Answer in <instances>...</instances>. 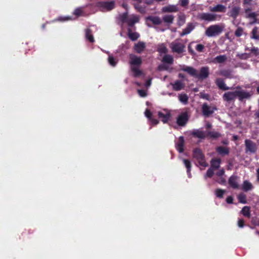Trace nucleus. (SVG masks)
Instances as JSON below:
<instances>
[{
  "label": "nucleus",
  "mask_w": 259,
  "mask_h": 259,
  "mask_svg": "<svg viewBox=\"0 0 259 259\" xmlns=\"http://www.w3.org/2000/svg\"><path fill=\"white\" fill-rule=\"evenodd\" d=\"M129 58V63L133 75L136 77L142 76L143 73L139 69L142 62L141 58L132 54L130 55Z\"/></svg>",
  "instance_id": "f257e3e1"
},
{
  "label": "nucleus",
  "mask_w": 259,
  "mask_h": 259,
  "mask_svg": "<svg viewBox=\"0 0 259 259\" xmlns=\"http://www.w3.org/2000/svg\"><path fill=\"white\" fill-rule=\"evenodd\" d=\"M224 28L223 24L212 25L206 29L205 34L208 37H214L220 34Z\"/></svg>",
  "instance_id": "f03ea898"
},
{
  "label": "nucleus",
  "mask_w": 259,
  "mask_h": 259,
  "mask_svg": "<svg viewBox=\"0 0 259 259\" xmlns=\"http://www.w3.org/2000/svg\"><path fill=\"white\" fill-rule=\"evenodd\" d=\"M120 20L123 22H126L129 26H133L139 21V17L135 15L127 16L126 13H124L119 17Z\"/></svg>",
  "instance_id": "7ed1b4c3"
},
{
  "label": "nucleus",
  "mask_w": 259,
  "mask_h": 259,
  "mask_svg": "<svg viewBox=\"0 0 259 259\" xmlns=\"http://www.w3.org/2000/svg\"><path fill=\"white\" fill-rule=\"evenodd\" d=\"M170 47L172 52L181 53L184 51L185 46L177 39L170 44Z\"/></svg>",
  "instance_id": "20e7f679"
},
{
  "label": "nucleus",
  "mask_w": 259,
  "mask_h": 259,
  "mask_svg": "<svg viewBox=\"0 0 259 259\" xmlns=\"http://www.w3.org/2000/svg\"><path fill=\"white\" fill-rule=\"evenodd\" d=\"M194 157L197 159L200 165L205 167L208 165L204 159L203 156L201 151L199 149H196L194 150Z\"/></svg>",
  "instance_id": "39448f33"
},
{
  "label": "nucleus",
  "mask_w": 259,
  "mask_h": 259,
  "mask_svg": "<svg viewBox=\"0 0 259 259\" xmlns=\"http://www.w3.org/2000/svg\"><path fill=\"white\" fill-rule=\"evenodd\" d=\"M158 116L163 122L166 123L170 117V113L168 110L163 109L158 112Z\"/></svg>",
  "instance_id": "423d86ee"
},
{
  "label": "nucleus",
  "mask_w": 259,
  "mask_h": 259,
  "mask_svg": "<svg viewBox=\"0 0 259 259\" xmlns=\"http://www.w3.org/2000/svg\"><path fill=\"white\" fill-rule=\"evenodd\" d=\"M98 6L102 11H110L114 8V2H99Z\"/></svg>",
  "instance_id": "0eeeda50"
},
{
  "label": "nucleus",
  "mask_w": 259,
  "mask_h": 259,
  "mask_svg": "<svg viewBox=\"0 0 259 259\" xmlns=\"http://www.w3.org/2000/svg\"><path fill=\"white\" fill-rule=\"evenodd\" d=\"M245 151L246 153H254L257 147L254 143L249 140H246L245 141Z\"/></svg>",
  "instance_id": "6e6552de"
},
{
  "label": "nucleus",
  "mask_w": 259,
  "mask_h": 259,
  "mask_svg": "<svg viewBox=\"0 0 259 259\" xmlns=\"http://www.w3.org/2000/svg\"><path fill=\"white\" fill-rule=\"evenodd\" d=\"M188 120V115L186 112L181 113L177 117V123L179 125H184Z\"/></svg>",
  "instance_id": "1a4fd4ad"
},
{
  "label": "nucleus",
  "mask_w": 259,
  "mask_h": 259,
  "mask_svg": "<svg viewBox=\"0 0 259 259\" xmlns=\"http://www.w3.org/2000/svg\"><path fill=\"white\" fill-rule=\"evenodd\" d=\"M236 93L235 90L232 92H227L225 93L223 96L224 101L230 102L234 101L236 98Z\"/></svg>",
  "instance_id": "9d476101"
},
{
  "label": "nucleus",
  "mask_w": 259,
  "mask_h": 259,
  "mask_svg": "<svg viewBox=\"0 0 259 259\" xmlns=\"http://www.w3.org/2000/svg\"><path fill=\"white\" fill-rule=\"evenodd\" d=\"M199 18L201 20L207 21H214L216 20V15L210 13H201L199 15Z\"/></svg>",
  "instance_id": "9b49d317"
},
{
  "label": "nucleus",
  "mask_w": 259,
  "mask_h": 259,
  "mask_svg": "<svg viewBox=\"0 0 259 259\" xmlns=\"http://www.w3.org/2000/svg\"><path fill=\"white\" fill-rule=\"evenodd\" d=\"M146 23L149 26H151L150 22H152L153 24L159 25L161 23V19L156 16H150L146 19Z\"/></svg>",
  "instance_id": "f8f14e48"
},
{
  "label": "nucleus",
  "mask_w": 259,
  "mask_h": 259,
  "mask_svg": "<svg viewBox=\"0 0 259 259\" xmlns=\"http://www.w3.org/2000/svg\"><path fill=\"white\" fill-rule=\"evenodd\" d=\"M216 110L214 107H209L206 104H204L202 106V112L204 115L209 116L211 114L213 113L214 111Z\"/></svg>",
  "instance_id": "ddd939ff"
},
{
  "label": "nucleus",
  "mask_w": 259,
  "mask_h": 259,
  "mask_svg": "<svg viewBox=\"0 0 259 259\" xmlns=\"http://www.w3.org/2000/svg\"><path fill=\"white\" fill-rule=\"evenodd\" d=\"M245 17L246 18L250 19V21H251L250 23L252 24V23L256 22V14L255 13L252 12L249 9H246L245 10Z\"/></svg>",
  "instance_id": "4468645a"
},
{
  "label": "nucleus",
  "mask_w": 259,
  "mask_h": 259,
  "mask_svg": "<svg viewBox=\"0 0 259 259\" xmlns=\"http://www.w3.org/2000/svg\"><path fill=\"white\" fill-rule=\"evenodd\" d=\"M209 74L208 68L206 67H202L199 73L196 76V78L203 79L208 77Z\"/></svg>",
  "instance_id": "2eb2a0df"
},
{
  "label": "nucleus",
  "mask_w": 259,
  "mask_h": 259,
  "mask_svg": "<svg viewBox=\"0 0 259 259\" xmlns=\"http://www.w3.org/2000/svg\"><path fill=\"white\" fill-rule=\"evenodd\" d=\"M145 43L142 41H139L135 44L134 50L138 53H141L145 49Z\"/></svg>",
  "instance_id": "dca6fc26"
},
{
  "label": "nucleus",
  "mask_w": 259,
  "mask_h": 259,
  "mask_svg": "<svg viewBox=\"0 0 259 259\" xmlns=\"http://www.w3.org/2000/svg\"><path fill=\"white\" fill-rule=\"evenodd\" d=\"M195 28V25L193 23H188L187 26L184 28L180 33V36H183L189 34Z\"/></svg>",
  "instance_id": "f3484780"
},
{
  "label": "nucleus",
  "mask_w": 259,
  "mask_h": 259,
  "mask_svg": "<svg viewBox=\"0 0 259 259\" xmlns=\"http://www.w3.org/2000/svg\"><path fill=\"white\" fill-rule=\"evenodd\" d=\"M225 174V171L224 169H220L217 173L216 176L218 178L216 180V181L220 184H224L226 182L225 179L223 177Z\"/></svg>",
  "instance_id": "a211bd4d"
},
{
  "label": "nucleus",
  "mask_w": 259,
  "mask_h": 259,
  "mask_svg": "<svg viewBox=\"0 0 259 259\" xmlns=\"http://www.w3.org/2000/svg\"><path fill=\"white\" fill-rule=\"evenodd\" d=\"M178 11V8L176 5H168L164 7L162 9V12H176Z\"/></svg>",
  "instance_id": "6ab92c4d"
},
{
  "label": "nucleus",
  "mask_w": 259,
  "mask_h": 259,
  "mask_svg": "<svg viewBox=\"0 0 259 259\" xmlns=\"http://www.w3.org/2000/svg\"><path fill=\"white\" fill-rule=\"evenodd\" d=\"M236 97H238L240 100H242L245 98H247L250 97V94L243 91L236 90Z\"/></svg>",
  "instance_id": "aec40b11"
},
{
  "label": "nucleus",
  "mask_w": 259,
  "mask_h": 259,
  "mask_svg": "<svg viewBox=\"0 0 259 259\" xmlns=\"http://www.w3.org/2000/svg\"><path fill=\"white\" fill-rule=\"evenodd\" d=\"M183 70H184L185 72H187L191 75L194 76L195 77H196V76L198 75L197 71L193 67L186 66L183 69Z\"/></svg>",
  "instance_id": "412c9836"
},
{
  "label": "nucleus",
  "mask_w": 259,
  "mask_h": 259,
  "mask_svg": "<svg viewBox=\"0 0 259 259\" xmlns=\"http://www.w3.org/2000/svg\"><path fill=\"white\" fill-rule=\"evenodd\" d=\"M215 82L218 87L221 90H227L229 89V88L226 85L223 80L221 78L217 79Z\"/></svg>",
  "instance_id": "4be33fe9"
},
{
  "label": "nucleus",
  "mask_w": 259,
  "mask_h": 259,
  "mask_svg": "<svg viewBox=\"0 0 259 259\" xmlns=\"http://www.w3.org/2000/svg\"><path fill=\"white\" fill-rule=\"evenodd\" d=\"M238 178L236 176H231L229 180V185L234 188H237L238 187L237 183Z\"/></svg>",
  "instance_id": "5701e85b"
},
{
  "label": "nucleus",
  "mask_w": 259,
  "mask_h": 259,
  "mask_svg": "<svg viewBox=\"0 0 259 259\" xmlns=\"http://www.w3.org/2000/svg\"><path fill=\"white\" fill-rule=\"evenodd\" d=\"M184 143V140L183 137H180L176 145L177 149L179 152H182L183 151Z\"/></svg>",
  "instance_id": "b1692460"
},
{
  "label": "nucleus",
  "mask_w": 259,
  "mask_h": 259,
  "mask_svg": "<svg viewBox=\"0 0 259 259\" xmlns=\"http://www.w3.org/2000/svg\"><path fill=\"white\" fill-rule=\"evenodd\" d=\"M145 115L149 119V120L151 121L152 124L156 125L158 123V122H159L158 120L152 118V117H151L152 113L149 110H148V109L146 110V111L145 112Z\"/></svg>",
  "instance_id": "393cba45"
},
{
  "label": "nucleus",
  "mask_w": 259,
  "mask_h": 259,
  "mask_svg": "<svg viewBox=\"0 0 259 259\" xmlns=\"http://www.w3.org/2000/svg\"><path fill=\"white\" fill-rule=\"evenodd\" d=\"M226 7L222 5H218L210 9L212 12H224L226 11Z\"/></svg>",
  "instance_id": "a878e982"
},
{
  "label": "nucleus",
  "mask_w": 259,
  "mask_h": 259,
  "mask_svg": "<svg viewBox=\"0 0 259 259\" xmlns=\"http://www.w3.org/2000/svg\"><path fill=\"white\" fill-rule=\"evenodd\" d=\"M227 59V57L226 55H220L214 58L212 62L214 63H221L225 62Z\"/></svg>",
  "instance_id": "bb28decb"
},
{
  "label": "nucleus",
  "mask_w": 259,
  "mask_h": 259,
  "mask_svg": "<svg viewBox=\"0 0 259 259\" xmlns=\"http://www.w3.org/2000/svg\"><path fill=\"white\" fill-rule=\"evenodd\" d=\"M221 160L220 159H213L211 161V168L215 169L220 167Z\"/></svg>",
  "instance_id": "cd10ccee"
},
{
  "label": "nucleus",
  "mask_w": 259,
  "mask_h": 259,
  "mask_svg": "<svg viewBox=\"0 0 259 259\" xmlns=\"http://www.w3.org/2000/svg\"><path fill=\"white\" fill-rule=\"evenodd\" d=\"M128 36L132 40H135L139 37V34L135 32H133L131 29L128 30Z\"/></svg>",
  "instance_id": "c85d7f7f"
},
{
  "label": "nucleus",
  "mask_w": 259,
  "mask_h": 259,
  "mask_svg": "<svg viewBox=\"0 0 259 259\" xmlns=\"http://www.w3.org/2000/svg\"><path fill=\"white\" fill-rule=\"evenodd\" d=\"M242 188L244 191H249L252 189V185L251 183L247 181H245L242 186Z\"/></svg>",
  "instance_id": "c756f323"
},
{
  "label": "nucleus",
  "mask_w": 259,
  "mask_h": 259,
  "mask_svg": "<svg viewBox=\"0 0 259 259\" xmlns=\"http://www.w3.org/2000/svg\"><path fill=\"white\" fill-rule=\"evenodd\" d=\"M163 20L168 24H171L173 22L174 17L171 15H166L163 17Z\"/></svg>",
  "instance_id": "7c9ffc66"
},
{
  "label": "nucleus",
  "mask_w": 259,
  "mask_h": 259,
  "mask_svg": "<svg viewBox=\"0 0 259 259\" xmlns=\"http://www.w3.org/2000/svg\"><path fill=\"white\" fill-rule=\"evenodd\" d=\"M217 152L221 155H227L229 153V150L227 148L224 147H219L217 149Z\"/></svg>",
  "instance_id": "2f4dec72"
},
{
  "label": "nucleus",
  "mask_w": 259,
  "mask_h": 259,
  "mask_svg": "<svg viewBox=\"0 0 259 259\" xmlns=\"http://www.w3.org/2000/svg\"><path fill=\"white\" fill-rule=\"evenodd\" d=\"M172 85L173 89L177 91L181 90L184 87L182 82L180 81H176L174 83L172 84Z\"/></svg>",
  "instance_id": "473e14b6"
},
{
  "label": "nucleus",
  "mask_w": 259,
  "mask_h": 259,
  "mask_svg": "<svg viewBox=\"0 0 259 259\" xmlns=\"http://www.w3.org/2000/svg\"><path fill=\"white\" fill-rule=\"evenodd\" d=\"M186 21V16L185 15H180L178 18V24L181 26L183 25Z\"/></svg>",
  "instance_id": "72a5a7b5"
},
{
  "label": "nucleus",
  "mask_w": 259,
  "mask_h": 259,
  "mask_svg": "<svg viewBox=\"0 0 259 259\" xmlns=\"http://www.w3.org/2000/svg\"><path fill=\"white\" fill-rule=\"evenodd\" d=\"M242 214L247 218L250 217V208L248 206H244L243 207L241 210Z\"/></svg>",
  "instance_id": "f704fd0d"
},
{
  "label": "nucleus",
  "mask_w": 259,
  "mask_h": 259,
  "mask_svg": "<svg viewBox=\"0 0 259 259\" xmlns=\"http://www.w3.org/2000/svg\"><path fill=\"white\" fill-rule=\"evenodd\" d=\"M162 61L168 64H172L173 62V58L171 56L166 55L163 57Z\"/></svg>",
  "instance_id": "c9c22d12"
},
{
  "label": "nucleus",
  "mask_w": 259,
  "mask_h": 259,
  "mask_svg": "<svg viewBox=\"0 0 259 259\" xmlns=\"http://www.w3.org/2000/svg\"><path fill=\"white\" fill-rule=\"evenodd\" d=\"M193 134L199 138H204L207 136V134L202 131H197Z\"/></svg>",
  "instance_id": "e433bc0d"
},
{
  "label": "nucleus",
  "mask_w": 259,
  "mask_h": 259,
  "mask_svg": "<svg viewBox=\"0 0 259 259\" xmlns=\"http://www.w3.org/2000/svg\"><path fill=\"white\" fill-rule=\"evenodd\" d=\"M251 33L252 38L259 39V31L256 27H255L253 29Z\"/></svg>",
  "instance_id": "4c0bfd02"
},
{
  "label": "nucleus",
  "mask_w": 259,
  "mask_h": 259,
  "mask_svg": "<svg viewBox=\"0 0 259 259\" xmlns=\"http://www.w3.org/2000/svg\"><path fill=\"white\" fill-rule=\"evenodd\" d=\"M240 11V9L238 7L233 8L230 12V15L233 18H236L238 15Z\"/></svg>",
  "instance_id": "58836bf2"
},
{
  "label": "nucleus",
  "mask_w": 259,
  "mask_h": 259,
  "mask_svg": "<svg viewBox=\"0 0 259 259\" xmlns=\"http://www.w3.org/2000/svg\"><path fill=\"white\" fill-rule=\"evenodd\" d=\"M85 37L91 42L94 41V37L91 33V31L89 29H87L85 31Z\"/></svg>",
  "instance_id": "ea45409f"
},
{
  "label": "nucleus",
  "mask_w": 259,
  "mask_h": 259,
  "mask_svg": "<svg viewBox=\"0 0 259 259\" xmlns=\"http://www.w3.org/2000/svg\"><path fill=\"white\" fill-rule=\"evenodd\" d=\"M183 162L187 168V173L189 177H190V169H191V163L190 162L187 160L184 159Z\"/></svg>",
  "instance_id": "a19ab883"
},
{
  "label": "nucleus",
  "mask_w": 259,
  "mask_h": 259,
  "mask_svg": "<svg viewBox=\"0 0 259 259\" xmlns=\"http://www.w3.org/2000/svg\"><path fill=\"white\" fill-rule=\"evenodd\" d=\"M158 51L161 54H165L167 52V49L163 44H161L158 46Z\"/></svg>",
  "instance_id": "79ce46f5"
},
{
  "label": "nucleus",
  "mask_w": 259,
  "mask_h": 259,
  "mask_svg": "<svg viewBox=\"0 0 259 259\" xmlns=\"http://www.w3.org/2000/svg\"><path fill=\"white\" fill-rule=\"evenodd\" d=\"M179 99L181 102L186 103L188 98L186 94H180L179 96Z\"/></svg>",
  "instance_id": "37998d69"
},
{
  "label": "nucleus",
  "mask_w": 259,
  "mask_h": 259,
  "mask_svg": "<svg viewBox=\"0 0 259 259\" xmlns=\"http://www.w3.org/2000/svg\"><path fill=\"white\" fill-rule=\"evenodd\" d=\"M108 62L112 66H115L117 63V61L113 58L112 56H109Z\"/></svg>",
  "instance_id": "c03bdc74"
},
{
  "label": "nucleus",
  "mask_w": 259,
  "mask_h": 259,
  "mask_svg": "<svg viewBox=\"0 0 259 259\" xmlns=\"http://www.w3.org/2000/svg\"><path fill=\"white\" fill-rule=\"evenodd\" d=\"M225 193V191L222 189H217L215 191V194L217 197L222 198Z\"/></svg>",
  "instance_id": "a18cd8bd"
},
{
  "label": "nucleus",
  "mask_w": 259,
  "mask_h": 259,
  "mask_svg": "<svg viewBox=\"0 0 259 259\" xmlns=\"http://www.w3.org/2000/svg\"><path fill=\"white\" fill-rule=\"evenodd\" d=\"M213 173H214V169L210 167V168H209L207 170V172L205 175V177H211L213 176Z\"/></svg>",
  "instance_id": "49530a36"
},
{
  "label": "nucleus",
  "mask_w": 259,
  "mask_h": 259,
  "mask_svg": "<svg viewBox=\"0 0 259 259\" xmlns=\"http://www.w3.org/2000/svg\"><path fill=\"white\" fill-rule=\"evenodd\" d=\"M204 47L201 44H197L195 47V49L199 52H203Z\"/></svg>",
  "instance_id": "de8ad7c7"
},
{
  "label": "nucleus",
  "mask_w": 259,
  "mask_h": 259,
  "mask_svg": "<svg viewBox=\"0 0 259 259\" xmlns=\"http://www.w3.org/2000/svg\"><path fill=\"white\" fill-rule=\"evenodd\" d=\"M238 199L240 202L242 203H246V198L245 195L243 194H240L238 196Z\"/></svg>",
  "instance_id": "09e8293b"
},
{
  "label": "nucleus",
  "mask_w": 259,
  "mask_h": 259,
  "mask_svg": "<svg viewBox=\"0 0 259 259\" xmlns=\"http://www.w3.org/2000/svg\"><path fill=\"white\" fill-rule=\"evenodd\" d=\"M82 11L81 8H77L74 11V14L76 15L77 17L82 15Z\"/></svg>",
  "instance_id": "8fccbe9b"
},
{
  "label": "nucleus",
  "mask_w": 259,
  "mask_h": 259,
  "mask_svg": "<svg viewBox=\"0 0 259 259\" xmlns=\"http://www.w3.org/2000/svg\"><path fill=\"white\" fill-rule=\"evenodd\" d=\"M207 135H208L210 137L214 138H217V137H219V136H220V135L218 133L214 132H209V133H207Z\"/></svg>",
  "instance_id": "3c124183"
},
{
  "label": "nucleus",
  "mask_w": 259,
  "mask_h": 259,
  "mask_svg": "<svg viewBox=\"0 0 259 259\" xmlns=\"http://www.w3.org/2000/svg\"><path fill=\"white\" fill-rule=\"evenodd\" d=\"M139 95L142 97H145L147 95L146 92L143 90H139L138 91Z\"/></svg>",
  "instance_id": "603ef678"
},
{
  "label": "nucleus",
  "mask_w": 259,
  "mask_h": 259,
  "mask_svg": "<svg viewBox=\"0 0 259 259\" xmlns=\"http://www.w3.org/2000/svg\"><path fill=\"white\" fill-rule=\"evenodd\" d=\"M242 32H243V30L242 28H238L235 32V34L236 36H240L242 34Z\"/></svg>",
  "instance_id": "864d4df0"
},
{
  "label": "nucleus",
  "mask_w": 259,
  "mask_h": 259,
  "mask_svg": "<svg viewBox=\"0 0 259 259\" xmlns=\"http://www.w3.org/2000/svg\"><path fill=\"white\" fill-rule=\"evenodd\" d=\"M179 3L182 6L185 7L188 4L189 0H180Z\"/></svg>",
  "instance_id": "5fc2aeb1"
},
{
  "label": "nucleus",
  "mask_w": 259,
  "mask_h": 259,
  "mask_svg": "<svg viewBox=\"0 0 259 259\" xmlns=\"http://www.w3.org/2000/svg\"><path fill=\"white\" fill-rule=\"evenodd\" d=\"M71 18L70 17H59L58 20L61 21H65L71 20Z\"/></svg>",
  "instance_id": "6e6d98bb"
},
{
  "label": "nucleus",
  "mask_w": 259,
  "mask_h": 259,
  "mask_svg": "<svg viewBox=\"0 0 259 259\" xmlns=\"http://www.w3.org/2000/svg\"><path fill=\"white\" fill-rule=\"evenodd\" d=\"M238 225L240 228H242L244 226V222L243 220L240 219L238 222Z\"/></svg>",
  "instance_id": "4d7b16f0"
},
{
  "label": "nucleus",
  "mask_w": 259,
  "mask_h": 259,
  "mask_svg": "<svg viewBox=\"0 0 259 259\" xmlns=\"http://www.w3.org/2000/svg\"><path fill=\"white\" fill-rule=\"evenodd\" d=\"M251 52V53H254L255 55H257L258 54V50L255 48H252Z\"/></svg>",
  "instance_id": "13d9d810"
},
{
  "label": "nucleus",
  "mask_w": 259,
  "mask_h": 259,
  "mask_svg": "<svg viewBox=\"0 0 259 259\" xmlns=\"http://www.w3.org/2000/svg\"><path fill=\"white\" fill-rule=\"evenodd\" d=\"M151 80L149 79L146 82V83L145 84V86L147 88H148L151 85Z\"/></svg>",
  "instance_id": "bf43d9fd"
},
{
  "label": "nucleus",
  "mask_w": 259,
  "mask_h": 259,
  "mask_svg": "<svg viewBox=\"0 0 259 259\" xmlns=\"http://www.w3.org/2000/svg\"><path fill=\"white\" fill-rule=\"evenodd\" d=\"M226 201L228 203H231L233 202V198L232 197H228L227 198Z\"/></svg>",
  "instance_id": "052dcab7"
},
{
  "label": "nucleus",
  "mask_w": 259,
  "mask_h": 259,
  "mask_svg": "<svg viewBox=\"0 0 259 259\" xmlns=\"http://www.w3.org/2000/svg\"><path fill=\"white\" fill-rule=\"evenodd\" d=\"M192 44V42L189 45V46H188V50H189L190 52H191L192 54H193L194 53V51L192 50V49L191 48Z\"/></svg>",
  "instance_id": "680f3d73"
},
{
  "label": "nucleus",
  "mask_w": 259,
  "mask_h": 259,
  "mask_svg": "<svg viewBox=\"0 0 259 259\" xmlns=\"http://www.w3.org/2000/svg\"><path fill=\"white\" fill-rule=\"evenodd\" d=\"M220 74L222 75H224V76H228V73H227V72L226 71H221L220 72Z\"/></svg>",
  "instance_id": "e2e57ef3"
},
{
  "label": "nucleus",
  "mask_w": 259,
  "mask_h": 259,
  "mask_svg": "<svg viewBox=\"0 0 259 259\" xmlns=\"http://www.w3.org/2000/svg\"><path fill=\"white\" fill-rule=\"evenodd\" d=\"M158 69H159V70H165V69H166V67H165V66H164V65L160 66H159V67H158Z\"/></svg>",
  "instance_id": "0e129e2a"
},
{
  "label": "nucleus",
  "mask_w": 259,
  "mask_h": 259,
  "mask_svg": "<svg viewBox=\"0 0 259 259\" xmlns=\"http://www.w3.org/2000/svg\"><path fill=\"white\" fill-rule=\"evenodd\" d=\"M205 126H206V128H210L211 127V124L210 123H208V122L206 123Z\"/></svg>",
  "instance_id": "69168bd1"
},
{
  "label": "nucleus",
  "mask_w": 259,
  "mask_h": 259,
  "mask_svg": "<svg viewBox=\"0 0 259 259\" xmlns=\"http://www.w3.org/2000/svg\"><path fill=\"white\" fill-rule=\"evenodd\" d=\"M257 180L259 181V168L257 170Z\"/></svg>",
  "instance_id": "338daca9"
},
{
  "label": "nucleus",
  "mask_w": 259,
  "mask_h": 259,
  "mask_svg": "<svg viewBox=\"0 0 259 259\" xmlns=\"http://www.w3.org/2000/svg\"><path fill=\"white\" fill-rule=\"evenodd\" d=\"M252 0H244V3H249L250 2H251Z\"/></svg>",
  "instance_id": "774afa93"
}]
</instances>
